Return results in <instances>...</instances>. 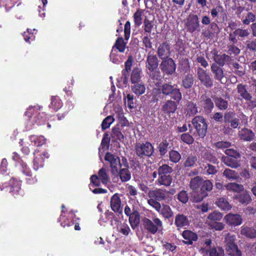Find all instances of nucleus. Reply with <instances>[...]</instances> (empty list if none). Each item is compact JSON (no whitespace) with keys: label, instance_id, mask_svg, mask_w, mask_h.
<instances>
[{"label":"nucleus","instance_id":"36","mask_svg":"<svg viewBox=\"0 0 256 256\" xmlns=\"http://www.w3.org/2000/svg\"><path fill=\"white\" fill-rule=\"evenodd\" d=\"M222 162L226 165L232 168H237L240 166L239 162L237 158H232L230 156H223L221 159Z\"/></svg>","mask_w":256,"mask_h":256},{"label":"nucleus","instance_id":"13","mask_svg":"<svg viewBox=\"0 0 256 256\" xmlns=\"http://www.w3.org/2000/svg\"><path fill=\"white\" fill-rule=\"evenodd\" d=\"M176 64L172 58L162 60L160 64V68L163 74L170 76L173 74L176 70Z\"/></svg>","mask_w":256,"mask_h":256},{"label":"nucleus","instance_id":"38","mask_svg":"<svg viewBox=\"0 0 256 256\" xmlns=\"http://www.w3.org/2000/svg\"><path fill=\"white\" fill-rule=\"evenodd\" d=\"M215 204L222 210L228 211L232 208L231 205L228 202L226 198H220L216 200Z\"/></svg>","mask_w":256,"mask_h":256},{"label":"nucleus","instance_id":"31","mask_svg":"<svg viewBox=\"0 0 256 256\" xmlns=\"http://www.w3.org/2000/svg\"><path fill=\"white\" fill-rule=\"evenodd\" d=\"M40 150L36 149L33 152L34 158L33 160V167L35 170H38L40 168H42L44 166V158L38 154Z\"/></svg>","mask_w":256,"mask_h":256},{"label":"nucleus","instance_id":"6","mask_svg":"<svg viewBox=\"0 0 256 256\" xmlns=\"http://www.w3.org/2000/svg\"><path fill=\"white\" fill-rule=\"evenodd\" d=\"M136 156L140 158L144 159L153 156L154 148L152 144L149 142L136 143L135 146Z\"/></svg>","mask_w":256,"mask_h":256},{"label":"nucleus","instance_id":"20","mask_svg":"<svg viewBox=\"0 0 256 256\" xmlns=\"http://www.w3.org/2000/svg\"><path fill=\"white\" fill-rule=\"evenodd\" d=\"M220 32V28L218 25L214 22H212L210 26L203 30L202 36L206 39L214 38Z\"/></svg>","mask_w":256,"mask_h":256},{"label":"nucleus","instance_id":"39","mask_svg":"<svg viewBox=\"0 0 256 256\" xmlns=\"http://www.w3.org/2000/svg\"><path fill=\"white\" fill-rule=\"evenodd\" d=\"M128 220L130 226L132 228L134 229L138 225L140 220V214L138 210L136 211L133 212V214L128 217Z\"/></svg>","mask_w":256,"mask_h":256},{"label":"nucleus","instance_id":"28","mask_svg":"<svg viewBox=\"0 0 256 256\" xmlns=\"http://www.w3.org/2000/svg\"><path fill=\"white\" fill-rule=\"evenodd\" d=\"M189 224L188 218L184 214H178L176 216L174 224L178 228L188 226Z\"/></svg>","mask_w":256,"mask_h":256},{"label":"nucleus","instance_id":"37","mask_svg":"<svg viewBox=\"0 0 256 256\" xmlns=\"http://www.w3.org/2000/svg\"><path fill=\"white\" fill-rule=\"evenodd\" d=\"M214 104L216 107L220 110H226L228 106V102L220 96H216L214 98Z\"/></svg>","mask_w":256,"mask_h":256},{"label":"nucleus","instance_id":"62","mask_svg":"<svg viewBox=\"0 0 256 256\" xmlns=\"http://www.w3.org/2000/svg\"><path fill=\"white\" fill-rule=\"evenodd\" d=\"M177 199L182 204H186L188 200V196L187 191L182 190L177 194Z\"/></svg>","mask_w":256,"mask_h":256},{"label":"nucleus","instance_id":"33","mask_svg":"<svg viewBox=\"0 0 256 256\" xmlns=\"http://www.w3.org/2000/svg\"><path fill=\"white\" fill-rule=\"evenodd\" d=\"M227 64L230 69H234V72L236 75L240 76H242L244 75V72L242 70H240L242 69V68L238 62H234L230 58V59L228 60Z\"/></svg>","mask_w":256,"mask_h":256},{"label":"nucleus","instance_id":"41","mask_svg":"<svg viewBox=\"0 0 256 256\" xmlns=\"http://www.w3.org/2000/svg\"><path fill=\"white\" fill-rule=\"evenodd\" d=\"M240 234L248 238H256V230L252 228L242 226Z\"/></svg>","mask_w":256,"mask_h":256},{"label":"nucleus","instance_id":"11","mask_svg":"<svg viewBox=\"0 0 256 256\" xmlns=\"http://www.w3.org/2000/svg\"><path fill=\"white\" fill-rule=\"evenodd\" d=\"M250 34V31L249 30L238 28L229 34L228 40L230 42L237 44L238 40H242L248 36Z\"/></svg>","mask_w":256,"mask_h":256},{"label":"nucleus","instance_id":"19","mask_svg":"<svg viewBox=\"0 0 256 256\" xmlns=\"http://www.w3.org/2000/svg\"><path fill=\"white\" fill-rule=\"evenodd\" d=\"M157 54L162 60L170 58V56L171 54L170 44L167 42L160 44L158 48Z\"/></svg>","mask_w":256,"mask_h":256},{"label":"nucleus","instance_id":"57","mask_svg":"<svg viewBox=\"0 0 256 256\" xmlns=\"http://www.w3.org/2000/svg\"><path fill=\"white\" fill-rule=\"evenodd\" d=\"M230 43V44H228L227 46V52L228 55L230 56L232 54H234L235 56H238L240 54V50L235 46L236 44H233L232 42Z\"/></svg>","mask_w":256,"mask_h":256},{"label":"nucleus","instance_id":"45","mask_svg":"<svg viewBox=\"0 0 256 256\" xmlns=\"http://www.w3.org/2000/svg\"><path fill=\"white\" fill-rule=\"evenodd\" d=\"M196 104L192 102H188L186 104V112L187 115L189 116H194L198 112V108Z\"/></svg>","mask_w":256,"mask_h":256},{"label":"nucleus","instance_id":"44","mask_svg":"<svg viewBox=\"0 0 256 256\" xmlns=\"http://www.w3.org/2000/svg\"><path fill=\"white\" fill-rule=\"evenodd\" d=\"M141 74L142 70H141L138 68H134L130 75V81L132 84H135L137 82H139L141 78Z\"/></svg>","mask_w":256,"mask_h":256},{"label":"nucleus","instance_id":"24","mask_svg":"<svg viewBox=\"0 0 256 256\" xmlns=\"http://www.w3.org/2000/svg\"><path fill=\"white\" fill-rule=\"evenodd\" d=\"M194 76L192 73H188L182 78L181 86L185 89L192 88L194 84Z\"/></svg>","mask_w":256,"mask_h":256},{"label":"nucleus","instance_id":"52","mask_svg":"<svg viewBox=\"0 0 256 256\" xmlns=\"http://www.w3.org/2000/svg\"><path fill=\"white\" fill-rule=\"evenodd\" d=\"M203 166L207 175H214L218 172V167H216L210 164H203Z\"/></svg>","mask_w":256,"mask_h":256},{"label":"nucleus","instance_id":"26","mask_svg":"<svg viewBox=\"0 0 256 256\" xmlns=\"http://www.w3.org/2000/svg\"><path fill=\"white\" fill-rule=\"evenodd\" d=\"M221 67L215 63L212 64L210 66L211 71L214 74V78L216 80L220 82L224 77V70Z\"/></svg>","mask_w":256,"mask_h":256},{"label":"nucleus","instance_id":"29","mask_svg":"<svg viewBox=\"0 0 256 256\" xmlns=\"http://www.w3.org/2000/svg\"><path fill=\"white\" fill-rule=\"evenodd\" d=\"M10 192L12 195L14 197L18 195L21 189L20 182L12 178L10 180Z\"/></svg>","mask_w":256,"mask_h":256},{"label":"nucleus","instance_id":"23","mask_svg":"<svg viewBox=\"0 0 256 256\" xmlns=\"http://www.w3.org/2000/svg\"><path fill=\"white\" fill-rule=\"evenodd\" d=\"M134 58L132 56L130 55L128 56L127 60L124 63V69L122 70V77L123 78L124 82H127L128 80L129 73L131 70V68Z\"/></svg>","mask_w":256,"mask_h":256},{"label":"nucleus","instance_id":"32","mask_svg":"<svg viewBox=\"0 0 256 256\" xmlns=\"http://www.w3.org/2000/svg\"><path fill=\"white\" fill-rule=\"evenodd\" d=\"M172 182V176L158 175V178L155 181V184L168 187L171 185Z\"/></svg>","mask_w":256,"mask_h":256},{"label":"nucleus","instance_id":"21","mask_svg":"<svg viewBox=\"0 0 256 256\" xmlns=\"http://www.w3.org/2000/svg\"><path fill=\"white\" fill-rule=\"evenodd\" d=\"M224 219L228 224L232 226H239L242 222L241 216L238 214L230 213L224 216Z\"/></svg>","mask_w":256,"mask_h":256},{"label":"nucleus","instance_id":"43","mask_svg":"<svg viewBox=\"0 0 256 256\" xmlns=\"http://www.w3.org/2000/svg\"><path fill=\"white\" fill-rule=\"evenodd\" d=\"M225 187L228 190L235 192H240L244 190V186L241 184L236 182H230L225 185Z\"/></svg>","mask_w":256,"mask_h":256},{"label":"nucleus","instance_id":"12","mask_svg":"<svg viewBox=\"0 0 256 256\" xmlns=\"http://www.w3.org/2000/svg\"><path fill=\"white\" fill-rule=\"evenodd\" d=\"M104 160L109 162L112 174L118 173V170L122 168V164L118 156L110 152H108L104 156Z\"/></svg>","mask_w":256,"mask_h":256},{"label":"nucleus","instance_id":"63","mask_svg":"<svg viewBox=\"0 0 256 256\" xmlns=\"http://www.w3.org/2000/svg\"><path fill=\"white\" fill-rule=\"evenodd\" d=\"M30 140L32 142H34V144L37 146H40L44 144L46 140L42 136H31Z\"/></svg>","mask_w":256,"mask_h":256},{"label":"nucleus","instance_id":"55","mask_svg":"<svg viewBox=\"0 0 256 256\" xmlns=\"http://www.w3.org/2000/svg\"><path fill=\"white\" fill-rule=\"evenodd\" d=\"M169 160L170 162L174 163L178 162L181 159V155L178 152L170 150L168 152Z\"/></svg>","mask_w":256,"mask_h":256},{"label":"nucleus","instance_id":"16","mask_svg":"<svg viewBox=\"0 0 256 256\" xmlns=\"http://www.w3.org/2000/svg\"><path fill=\"white\" fill-rule=\"evenodd\" d=\"M168 87H172V89H174L176 88L175 84L172 85L170 83H164L160 88L154 89L152 90L151 102L153 103L158 102L160 100L165 97V96H164L162 90L164 89V88L165 89H170Z\"/></svg>","mask_w":256,"mask_h":256},{"label":"nucleus","instance_id":"10","mask_svg":"<svg viewBox=\"0 0 256 256\" xmlns=\"http://www.w3.org/2000/svg\"><path fill=\"white\" fill-rule=\"evenodd\" d=\"M148 194L150 198H154L162 202L168 203L172 200V196H169V192L166 189L151 190H148Z\"/></svg>","mask_w":256,"mask_h":256},{"label":"nucleus","instance_id":"50","mask_svg":"<svg viewBox=\"0 0 256 256\" xmlns=\"http://www.w3.org/2000/svg\"><path fill=\"white\" fill-rule=\"evenodd\" d=\"M105 216L106 220L110 223L111 226L113 225L114 222H118V215L113 212H110L109 210L106 211Z\"/></svg>","mask_w":256,"mask_h":256},{"label":"nucleus","instance_id":"49","mask_svg":"<svg viewBox=\"0 0 256 256\" xmlns=\"http://www.w3.org/2000/svg\"><path fill=\"white\" fill-rule=\"evenodd\" d=\"M98 177L103 184H106L110 182L108 174L106 172V169L104 168H102L98 170Z\"/></svg>","mask_w":256,"mask_h":256},{"label":"nucleus","instance_id":"7","mask_svg":"<svg viewBox=\"0 0 256 256\" xmlns=\"http://www.w3.org/2000/svg\"><path fill=\"white\" fill-rule=\"evenodd\" d=\"M236 240V236L230 234L226 236L224 238L226 252L231 256H242V252L238 249Z\"/></svg>","mask_w":256,"mask_h":256},{"label":"nucleus","instance_id":"54","mask_svg":"<svg viewBox=\"0 0 256 256\" xmlns=\"http://www.w3.org/2000/svg\"><path fill=\"white\" fill-rule=\"evenodd\" d=\"M126 44L122 37H118L112 47V50L116 48L120 52H123L125 50Z\"/></svg>","mask_w":256,"mask_h":256},{"label":"nucleus","instance_id":"48","mask_svg":"<svg viewBox=\"0 0 256 256\" xmlns=\"http://www.w3.org/2000/svg\"><path fill=\"white\" fill-rule=\"evenodd\" d=\"M134 84L132 86V90L134 93L137 96H140L144 93L146 88L143 84L137 82Z\"/></svg>","mask_w":256,"mask_h":256},{"label":"nucleus","instance_id":"56","mask_svg":"<svg viewBox=\"0 0 256 256\" xmlns=\"http://www.w3.org/2000/svg\"><path fill=\"white\" fill-rule=\"evenodd\" d=\"M197 160L198 158L194 154H190L188 156L187 158L184 162V166L186 168L194 167L196 165Z\"/></svg>","mask_w":256,"mask_h":256},{"label":"nucleus","instance_id":"22","mask_svg":"<svg viewBox=\"0 0 256 256\" xmlns=\"http://www.w3.org/2000/svg\"><path fill=\"white\" fill-rule=\"evenodd\" d=\"M204 180L200 176H196L192 178L190 182V188L192 190V196L196 194L200 190V186Z\"/></svg>","mask_w":256,"mask_h":256},{"label":"nucleus","instance_id":"25","mask_svg":"<svg viewBox=\"0 0 256 256\" xmlns=\"http://www.w3.org/2000/svg\"><path fill=\"white\" fill-rule=\"evenodd\" d=\"M238 136L240 140L246 142L252 141L254 138V134L252 130L247 128L241 129L238 132Z\"/></svg>","mask_w":256,"mask_h":256},{"label":"nucleus","instance_id":"3","mask_svg":"<svg viewBox=\"0 0 256 256\" xmlns=\"http://www.w3.org/2000/svg\"><path fill=\"white\" fill-rule=\"evenodd\" d=\"M192 124L196 129L193 135L204 138L208 132V125L206 120L202 116H198L194 117L192 120Z\"/></svg>","mask_w":256,"mask_h":256},{"label":"nucleus","instance_id":"9","mask_svg":"<svg viewBox=\"0 0 256 256\" xmlns=\"http://www.w3.org/2000/svg\"><path fill=\"white\" fill-rule=\"evenodd\" d=\"M212 188L213 184L210 180H204L198 192L194 194L193 202H198L202 201L208 196V192H210Z\"/></svg>","mask_w":256,"mask_h":256},{"label":"nucleus","instance_id":"2","mask_svg":"<svg viewBox=\"0 0 256 256\" xmlns=\"http://www.w3.org/2000/svg\"><path fill=\"white\" fill-rule=\"evenodd\" d=\"M158 62L157 56L154 52H149L146 56V68L150 78L153 80L156 85L159 83L162 78L158 68Z\"/></svg>","mask_w":256,"mask_h":256},{"label":"nucleus","instance_id":"51","mask_svg":"<svg viewBox=\"0 0 256 256\" xmlns=\"http://www.w3.org/2000/svg\"><path fill=\"white\" fill-rule=\"evenodd\" d=\"M62 104L60 99L57 96H52L51 98L50 106L55 111L62 108Z\"/></svg>","mask_w":256,"mask_h":256},{"label":"nucleus","instance_id":"60","mask_svg":"<svg viewBox=\"0 0 256 256\" xmlns=\"http://www.w3.org/2000/svg\"><path fill=\"white\" fill-rule=\"evenodd\" d=\"M48 118L44 112H39L34 117V122L38 125L44 124L47 121Z\"/></svg>","mask_w":256,"mask_h":256},{"label":"nucleus","instance_id":"46","mask_svg":"<svg viewBox=\"0 0 256 256\" xmlns=\"http://www.w3.org/2000/svg\"><path fill=\"white\" fill-rule=\"evenodd\" d=\"M229 59H230V56L229 55L226 54H219L218 57L214 60V61L218 66H223L226 62L228 63Z\"/></svg>","mask_w":256,"mask_h":256},{"label":"nucleus","instance_id":"64","mask_svg":"<svg viewBox=\"0 0 256 256\" xmlns=\"http://www.w3.org/2000/svg\"><path fill=\"white\" fill-rule=\"evenodd\" d=\"M114 120V118L112 116H106L102 122L101 124L102 130H104L108 128Z\"/></svg>","mask_w":256,"mask_h":256},{"label":"nucleus","instance_id":"4","mask_svg":"<svg viewBox=\"0 0 256 256\" xmlns=\"http://www.w3.org/2000/svg\"><path fill=\"white\" fill-rule=\"evenodd\" d=\"M144 229L152 234H155L158 232L161 231L162 228V220L158 218H152V220L144 217L142 219Z\"/></svg>","mask_w":256,"mask_h":256},{"label":"nucleus","instance_id":"17","mask_svg":"<svg viewBox=\"0 0 256 256\" xmlns=\"http://www.w3.org/2000/svg\"><path fill=\"white\" fill-rule=\"evenodd\" d=\"M110 206L112 210L118 216L122 214V207L121 200L118 194H114L110 198Z\"/></svg>","mask_w":256,"mask_h":256},{"label":"nucleus","instance_id":"34","mask_svg":"<svg viewBox=\"0 0 256 256\" xmlns=\"http://www.w3.org/2000/svg\"><path fill=\"white\" fill-rule=\"evenodd\" d=\"M118 176L122 182H127L131 178V174L128 168H121L118 170V173L115 174Z\"/></svg>","mask_w":256,"mask_h":256},{"label":"nucleus","instance_id":"61","mask_svg":"<svg viewBox=\"0 0 256 256\" xmlns=\"http://www.w3.org/2000/svg\"><path fill=\"white\" fill-rule=\"evenodd\" d=\"M143 13V10L138 8L134 14V20L136 25L138 26H140L142 24V14Z\"/></svg>","mask_w":256,"mask_h":256},{"label":"nucleus","instance_id":"5","mask_svg":"<svg viewBox=\"0 0 256 256\" xmlns=\"http://www.w3.org/2000/svg\"><path fill=\"white\" fill-rule=\"evenodd\" d=\"M198 106L200 112L208 116L212 112L214 108V104L208 94H202L199 98Z\"/></svg>","mask_w":256,"mask_h":256},{"label":"nucleus","instance_id":"27","mask_svg":"<svg viewBox=\"0 0 256 256\" xmlns=\"http://www.w3.org/2000/svg\"><path fill=\"white\" fill-rule=\"evenodd\" d=\"M172 146V143L166 139L162 140L158 146L159 154L161 156H164L167 153L168 150H170Z\"/></svg>","mask_w":256,"mask_h":256},{"label":"nucleus","instance_id":"40","mask_svg":"<svg viewBox=\"0 0 256 256\" xmlns=\"http://www.w3.org/2000/svg\"><path fill=\"white\" fill-rule=\"evenodd\" d=\"M172 168L167 164H162L158 168V175L172 176Z\"/></svg>","mask_w":256,"mask_h":256},{"label":"nucleus","instance_id":"14","mask_svg":"<svg viewBox=\"0 0 256 256\" xmlns=\"http://www.w3.org/2000/svg\"><path fill=\"white\" fill-rule=\"evenodd\" d=\"M198 78L200 83L207 88H210L214 86V80L207 72L201 68L197 71Z\"/></svg>","mask_w":256,"mask_h":256},{"label":"nucleus","instance_id":"30","mask_svg":"<svg viewBox=\"0 0 256 256\" xmlns=\"http://www.w3.org/2000/svg\"><path fill=\"white\" fill-rule=\"evenodd\" d=\"M182 236L183 238L186 240L184 242L187 244L191 245L193 244V242L196 241L198 238V235L189 230H185L182 232Z\"/></svg>","mask_w":256,"mask_h":256},{"label":"nucleus","instance_id":"8","mask_svg":"<svg viewBox=\"0 0 256 256\" xmlns=\"http://www.w3.org/2000/svg\"><path fill=\"white\" fill-rule=\"evenodd\" d=\"M184 27L186 31L190 34L200 31V22L198 16L190 14L184 20Z\"/></svg>","mask_w":256,"mask_h":256},{"label":"nucleus","instance_id":"18","mask_svg":"<svg viewBox=\"0 0 256 256\" xmlns=\"http://www.w3.org/2000/svg\"><path fill=\"white\" fill-rule=\"evenodd\" d=\"M22 172L26 176V183L28 184H34L37 182L38 179L36 175L32 174L30 168L25 162H22L21 164Z\"/></svg>","mask_w":256,"mask_h":256},{"label":"nucleus","instance_id":"59","mask_svg":"<svg viewBox=\"0 0 256 256\" xmlns=\"http://www.w3.org/2000/svg\"><path fill=\"white\" fill-rule=\"evenodd\" d=\"M210 256H224V249L220 246L214 247L209 250Z\"/></svg>","mask_w":256,"mask_h":256},{"label":"nucleus","instance_id":"1","mask_svg":"<svg viewBox=\"0 0 256 256\" xmlns=\"http://www.w3.org/2000/svg\"><path fill=\"white\" fill-rule=\"evenodd\" d=\"M170 89L162 90L164 96L165 98L167 96L170 97V100H166L161 108L162 112L167 115L170 116L172 114H174L178 108V106L182 99V94L178 88H175L172 89V87H168Z\"/></svg>","mask_w":256,"mask_h":256},{"label":"nucleus","instance_id":"35","mask_svg":"<svg viewBox=\"0 0 256 256\" xmlns=\"http://www.w3.org/2000/svg\"><path fill=\"white\" fill-rule=\"evenodd\" d=\"M246 85L242 84H238L237 86L238 92L240 96L246 100H251L252 96L246 90Z\"/></svg>","mask_w":256,"mask_h":256},{"label":"nucleus","instance_id":"53","mask_svg":"<svg viewBox=\"0 0 256 256\" xmlns=\"http://www.w3.org/2000/svg\"><path fill=\"white\" fill-rule=\"evenodd\" d=\"M180 139L182 142L188 145L192 144L194 141V138L190 132L182 134L180 136Z\"/></svg>","mask_w":256,"mask_h":256},{"label":"nucleus","instance_id":"15","mask_svg":"<svg viewBox=\"0 0 256 256\" xmlns=\"http://www.w3.org/2000/svg\"><path fill=\"white\" fill-rule=\"evenodd\" d=\"M124 124H116L112 128L111 137L114 142L120 140L122 142L124 140V134L126 135L125 131L127 130L128 126H126Z\"/></svg>","mask_w":256,"mask_h":256},{"label":"nucleus","instance_id":"58","mask_svg":"<svg viewBox=\"0 0 256 256\" xmlns=\"http://www.w3.org/2000/svg\"><path fill=\"white\" fill-rule=\"evenodd\" d=\"M222 174L224 176L229 180H236L238 177L236 172L230 168H226Z\"/></svg>","mask_w":256,"mask_h":256},{"label":"nucleus","instance_id":"47","mask_svg":"<svg viewBox=\"0 0 256 256\" xmlns=\"http://www.w3.org/2000/svg\"><path fill=\"white\" fill-rule=\"evenodd\" d=\"M160 214L166 219H170L173 216V212L170 206L167 204H162Z\"/></svg>","mask_w":256,"mask_h":256},{"label":"nucleus","instance_id":"42","mask_svg":"<svg viewBox=\"0 0 256 256\" xmlns=\"http://www.w3.org/2000/svg\"><path fill=\"white\" fill-rule=\"evenodd\" d=\"M236 198L242 204H248L252 201L249 193L246 191L236 196Z\"/></svg>","mask_w":256,"mask_h":256}]
</instances>
